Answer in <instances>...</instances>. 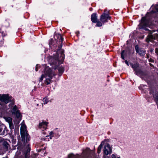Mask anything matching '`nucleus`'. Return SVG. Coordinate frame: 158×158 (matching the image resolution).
Listing matches in <instances>:
<instances>
[{
	"instance_id": "f257e3e1",
	"label": "nucleus",
	"mask_w": 158,
	"mask_h": 158,
	"mask_svg": "<svg viewBox=\"0 0 158 158\" xmlns=\"http://www.w3.org/2000/svg\"><path fill=\"white\" fill-rule=\"evenodd\" d=\"M44 68V72L40 79V81H41L44 78H45L44 81L45 84L46 85L50 84L52 81V79L54 77L56 74L55 73L54 70L46 66V64L43 65Z\"/></svg>"
},
{
	"instance_id": "f03ea898",
	"label": "nucleus",
	"mask_w": 158,
	"mask_h": 158,
	"mask_svg": "<svg viewBox=\"0 0 158 158\" xmlns=\"http://www.w3.org/2000/svg\"><path fill=\"white\" fill-rule=\"evenodd\" d=\"M14 104L13 103H10L9 104V107L10 108L12 114L15 116L19 121L21 119L22 115L17 106L16 105H14Z\"/></svg>"
},
{
	"instance_id": "7ed1b4c3",
	"label": "nucleus",
	"mask_w": 158,
	"mask_h": 158,
	"mask_svg": "<svg viewBox=\"0 0 158 158\" xmlns=\"http://www.w3.org/2000/svg\"><path fill=\"white\" fill-rule=\"evenodd\" d=\"M20 134L23 139H25V138H27L28 134L26 129V126L24 124L22 123L20 127Z\"/></svg>"
},
{
	"instance_id": "20e7f679",
	"label": "nucleus",
	"mask_w": 158,
	"mask_h": 158,
	"mask_svg": "<svg viewBox=\"0 0 158 158\" xmlns=\"http://www.w3.org/2000/svg\"><path fill=\"white\" fill-rule=\"evenodd\" d=\"M12 97L8 94L0 95V100L6 103H7L11 101Z\"/></svg>"
},
{
	"instance_id": "39448f33",
	"label": "nucleus",
	"mask_w": 158,
	"mask_h": 158,
	"mask_svg": "<svg viewBox=\"0 0 158 158\" xmlns=\"http://www.w3.org/2000/svg\"><path fill=\"white\" fill-rule=\"evenodd\" d=\"M153 40L158 41V34H154L153 35L149 34L146 39V41L147 42H152Z\"/></svg>"
},
{
	"instance_id": "423d86ee",
	"label": "nucleus",
	"mask_w": 158,
	"mask_h": 158,
	"mask_svg": "<svg viewBox=\"0 0 158 158\" xmlns=\"http://www.w3.org/2000/svg\"><path fill=\"white\" fill-rule=\"evenodd\" d=\"M111 148L110 145L108 143L107 139H105L102 142L98 148Z\"/></svg>"
},
{
	"instance_id": "0eeeda50",
	"label": "nucleus",
	"mask_w": 158,
	"mask_h": 158,
	"mask_svg": "<svg viewBox=\"0 0 158 158\" xmlns=\"http://www.w3.org/2000/svg\"><path fill=\"white\" fill-rule=\"evenodd\" d=\"M110 18L111 17L109 16L108 14L103 13L101 16L100 20L103 23H105L107 22V19H110Z\"/></svg>"
},
{
	"instance_id": "6e6552de",
	"label": "nucleus",
	"mask_w": 158,
	"mask_h": 158,
	"mask_svg": "<svg viewBox=\"0 0 158 158\" xmlns=\"http://www.w3.org/2000/svg\"><path fill=\"white\" fill-rule=\"evenodd\" d=\"M48 122L46 121H42L39 123V127L43 131L46 130L47 129Z\"/></svg>"
},
{
	"instance_id": "1a4fd4ad",
	"label": "nucleus",
	"mask_w": 158,
	"mask_h": 158,
	"mask_svg": "<svg viewBox=\"0 0 158 158\" xmlns=\"http://www.w3.org/2000/svg\"><path fill=\"white\" fill-rule=\"evenodd\" d=\"M150 94H152L157 104V107L158 108V93L156 92L154 93V90L153 91L150 89Z\"/></svg>"
},
{
	"instance_id": "9d476101",
	"label": "nucleus",
	"mask_w": 158,
	"mask_h": 158,
	"mask_svg": "<svg viewBox=\"0 0 158 158\" xmlns=\"http://www.w3.org/2000/svg\"><path fill=\"white\" fill-rule=\"evenodd\" d=\"M136 52L138 53L141 56H144L145 54V51L143 48H139L138 46H136L135 47Z\"/></svg>"
},
{
	"instance_id": "9b49d317",
	"label": "nucleus",
	"mask_w": 158,
	"mask_h": 158,
	"mask_svg": "<svg viewBox=\"0 0 158 158\" xmlns=\"http://www.w3.org/2000/svg\"><path fill=\"white\" fill-rule=\"evenodd\" d=\"M5 120L8 123L9 127L10 129L14 128V126L13 124L12 118L10 117H5L4 118Z\"/></svg>"
},
{
	"instance_id": "f8f14e48",
	"label": "nucleus",
	"mask_w": 158,
	"mask_h": 158,
	"mask_svg": "<svg viewBox=\"0 0 158 158\" xmlns=\"http://www.w3.org/2000/svg\"><path fill=\"white\" fill-rule=\"evenodd\" d=\"M10 143L11 142L9 139H6L3 141V145L6 148H10Z\"/></svg>"
},
{
	"instance_id": "ddd939ff",
	"label": "nucleus",
	"mask_w": 158,
	"mask_h": 158,
	"mask_svg": "<svg viewBox=\"0 0 158 158\" xmlns=\"http://www.w3.org/2000/svg\"><path fill=\"white\" fill-rule=\"evenodd\" d=\"M8 131V130L6 127L3 129L0 127V135H6L7 134Z\"/></svg>"
},
{
	"instance_id": "4468645a",
	"label": "nucleus",
	"mask_w": 158,
	"mask_h": 158,
	"mask_svg": "<svg viewBox=\"0 0 158 158\" xmlns=\"http://www.w3.org/2000/svg\"><path fill=\"white\" fill-rule=\"evenodd\" d=\"M91 19L93 23H96L97 22V19L96 14L94 13L91 15Z\"/></svg>"
},
{
	"instance_id": "2eb2a0df",
	"label": "nucleus",
	"mask_w": 158,
	"mask_h": 158,
	"mask_svg": "<svg viewBox=\"0 0 158 158\" xmlns=\"http://www.w3.org/2000/svg\"><path fill=\"white\" fill-rule=\"evenodd\" d=\"M130 65L134 71H135L136 74H137V68L139 66V64L137 63L134 64L131 63Z\"/></svg>"
},
{
	"instance_id": "dca6fc26",
	"label": "nucleus",
	"mask_w": 158,
	"mask_h": 158,
	"mask_svg": "<svg viewBox=\"0 0 158 158\" xmlns=\"http://www.w3.org/2000/svg\"><path fill=\"white\" fill-rule=\"evenodd\" d=\"M151 8H152L153 10L151 11V13H155L156 12H158V5H156L154 6H152Z\"/></svg>"
},
{
	"instance_id": "f3484780",
	"label": "nucleus",
	"mask_w": 158,
	"mask_h": 158,
	"mask_svg": "<svg viewBox=\"0 0 158 158\" xmlns=\"http://www.w3.org/2000/svg\"><path fill=\"white\" fill-rule=\"evenodd\" d=\"M104 152L105 154L107 155L111 153L112 150L111 149H104Z\"/></svg>"
},
{
	"instance_id": "a211bd4d",
	"label": "nucleus",
	"mask_w": 158,
	"mask_h": 158,
	"mask_svg": "<svg viewBox=\"0 0 158 158\" xmlns=\"http://www.w3.org/2000/svg\"><path fill=\"white\" fill-rule=\"evenodd\" d=\"M57 36H58L59 37V41L61 42L60 45L61 47L62 46V43L63 41V38L62 37L61 35L60 34H58L57 35Z\"/></svg>"
},
{
	"instance_id": "6ab92c4d",
	"label": "nucleus",
	"mask_w": 158,
	"mask_h": 158,
	"mask_svg": "<svg viewBox=\"0 0 158 158\" xmlns=\"http://www.w3.org/2000/svg\"><path fill=\"white\" fill-rule=\"evenodd\" d=\"M56 133H55L54 131H51L49 133V135H48L46 136V137H49L50 139H51L54 136V135H55Z\"/></svg>"
},
{
	"instance_id": "aec40b11",
	"label": "nucleus",
	"mask_w": 158,
	"mask_h": 158,
	"mask_svg": "<svg viewBox=\"0 0 158 158\" xmlns=\"http://www.w3.org/2000/svg\"><path fill=\"white\" fill-rule=\"evenodd\" d=\"M30 149H27L26 151H25V152L24 153V154L25 155V157L27 156H29L30 152Z\"/></svg>"
},
{
	"instance_id": "412c9836",
	"label": "nucleus",
	"mask_w": 158,
	"mask_h": 158,
	"mask_svg": "<svg viewBox=\"0 0 158 158\" xmlns=\"http://www.w3.org/2000/svg\"><path fill=\"white\" fill-rule=\"evenodd\" d=\"M64 68L63 67L61 66L58 69V70L60 74H62L64 71Z\"/></svg>"
},
{
	"instance_id": "4be33fe9",
	"label": "nucleus",
	"mask_w": 158,
	"mask_h": 158,
	"mask_svg": "<svg viewBox=\"0 0 158 158\" xmlns=\"http://www.w3.org/2000/svg\"><path fill=\"white\" fill-rule=\"evenodd\" d=\"M125 55V51L123 50L121 52V58L123 59H124V56Z\"/></svg>"
},
{
	"instance_id": "5701e85b",
	"label": "nucleus",
	"mask_w": 158,
	"mask_h": 158,
	"mask_svg": "<svg viewBox=\"0 0 158 158\" xmlns=\"http://www.w3.org/2000/svg\"><path fill=\"white\" fill-rule=\"evenodd\" d=\"M43 101L44 102V104H47L48 102V99L47 98H43Z\"/></svg>"
},
{
	"instance_id": "b1692460",
	"label": "nucleus",
	"mask_w": 158,
	"mask_h": 158,
	"mask_svg": "<svg viewBox=\"0 0 158 158\" xmlns=\"http://www.w3.org/2000/svg\"><path fill=\"white\" fill-rule=\"evenodd\" d=\"M96 23H97V24L96 25V26H97L101 27L102 26V23H101V22H100L99 21L98 22L97 21V22Z\"/></svg>"
},
{
	"instance_id": "393cba45",
	"label": "nucleus",
	"mask_w": 158,
	"mask_h": 158,
	"mask_svg": "<svg viewBox=\"0 0 158 158\" xmlns=\"http://www.w3.org/2000/svg\"><path fill=\"white\" fill-rule=\"evenodd\" d=\"M64 51H61V56H62V59H61V60L63 61L64 60Z\"/></svg>"
},
{
	"instance_id": "a878e982",
	"label": "nucleus",
	"mask_w": 158,
	"mask_h": 158,
	"mask_svg": "<svg viewBox=\"0 0 158 158\" xmlns=\"http://www.w3.org/2000/svg\"><path fill=\"white\" fill-rule=\"evenodd\" d=\"M73 156V154H70L69 155L68 157L69 158H71Z\"/></svg>"
},
{
	"instance_id": "bb28decb",
	"label": "nucleus",
	"mask_w": 158,
	"mask_h": 158,
	"mask_svg": "<svg viewBox=\"0 0 158 158\" xmlns=\"http://www.w3.org/2000/svg\"><path fill=\"white\" fill-rule=\"evenodd\" d=\"M142 23H144L145 21V18L144 17L142 19Z\"/></svg>"
},
{
	"instance_id": "cd10ccee",
	"label": "nucleus",
	"mask_w": 158,
	"mask_h": 158,
	"mask_svg": "<svg viewBox=\"0 0 158 158\" xmlns=\"http://www.w3.org/2000/svg\"><path fill=\"white\" fill-rule=\"evenodd\" d=\"M149 62H154V60L153 59H152L151 58H150L149 60Z\"/></svg>"
},
{
	"instance_id": "c85d7f7f",
	"label": "nucleus",
	"mask_w": 158,
	"mask_h": 158,
	"mask_svg": "<svg viewBox=\"0 0 158 158\" xmlns=\"http://www.w3.org/2000/svg\"><path fill=\"white\" fill-rule=\"evenodd\" d=\"M39 67V65L38 64H37L36 65V67H35V69L36 71H38V68Z\"/></svg>"
},
{
	"instance_id": "c756f323",
	"label": "nucleus",
	"mask_w": 158,
	"mask_h": 158,
	"mask_svg": "<svg viewBox=\"0 0 158 158\" xmlns=\"http://www.w3.org/2000/svg\"><path fill=\"white\" fill-rule=\"evenodd\" d=\"M155 52L156 54L158 55V48H156L155 49Z\"/></svg>"
},
{
	"instance_id": "7c9ffc66",
	"label": "nucleus",
	"mask_w": 158,
	"mask_h": 158,
	"mask_svg": "<svg viewBox=\"0 0 158 158\" xmlns=\"http://www.w3.org/2000/svg\"><path fill=\"white\" fill-rule=\"evenodd\" d=\"M125 62L128 66H129L128 62L127 61V60H126L125 61Z\"/></svg>"
},
{
	"instance_id": "2f4dec72",
	"label": "nucleus",
	"mask_w": 158,
	"mask_h": 158,
	"mask_svg": "<svg viewBox=\"0 0 158 158\" xmlns=\"http://www.w3.org/2000/svg\"><path fill=\"white\" fill-rule=\"evenodd\" d=\"M112 158H116V156L114 155L113 154L112 155Z\"/></svg>"
},
{
	"instance_id": "473e14b6",
	"label": "nucleus",
	"mask_w": 158,
	"mask_h": 158,
	"mask_svg": "<svg viewBox=\"0 0 158 158\" xmlns=\"http://www.w3.org/2000/svg\"><path fill=\"white\" fill-rule=\"evenodd\" d=\"M15 140H16V139H12V141H13V143L14 144L15 143Z\"/></svg>"
},
{
	"instance_id": "72a5a7b5",
	"label": "nucleus",
	"mask_w": 158,
	"mask_h": 158,
	"mask_svg": "<svg viewBox=\"0 0 158 158\" xmlns=\"http://www.w3.org/2000/svg\"><path fill=\"white\" fill-rule=\"evenodd\" d=\"M149 64L150 65V66L151 67H154V66L153 65V64H151V63H149Z\"/></svg>"
},
{
	"instance_id": "f704fd0d",
	"label": "nucleus",
	"mask_w": 158,
	"mask_h": 158,
	"mask_svg": "<svg viewBox=\"0 0 158 158\" xmlns=\"http://www.w3.org/2000/svg\"><path fill=\"white\" fill-rule=\"evenodd\" d=\"M144 86V85H140V86H139V88L140 89L141 88V87H142V86Z\"/></svg>"
},
{
	"instance_id": "c9c22d12",
	"label": "nucleus",
	"mask_w": 158,
	"mask_h": 158,
	"mask_svg": "<svg viewBox=\"0 0 158 158\" xmlns=\"http://www.w3.org/2000/svg\"><path fill=\"white\" fill-rule=\"evenodd\" d=\"M93 10V8H89V10L90 11H92Z\"/></svg>"
},
{
	"instance_id": "e433bc0d",
	"label": "nucleus",
	"mask_w": 158,
	"mask_h": 158,
	"mask_svg": "<svg viewBox=\"0 0 158 158\" xmlns=\"http://www.w3.org/2000/svg\"><path fill=\"white\" fill-rule=\"evenodd\" d=\"M2 141V139L1 137H0V143Z\"/></svg>"
},
{
	"instance_id": "4c0bfd02",
	"label": "nucleus",
	"mask_w": 158,
	"mask_h": 158,
	"mask_svg": "<svg viewBox=\"0 0 158 158\" xmlns=\"http://www.w3.org/2000/svg\"><path fill=\"white\" fill-rule=\"evenodd\" d=\"M43 134H44V135H45L46 134V132H43Z\"/></svg>"
},
{
	"instance_id": "58836bf2",
	"label": "nucleus",
	"mask_w": 158,
	"mask_h": 158,
	"mask_svg": "<svg viewBox=\"0 0 158 158\" xmlns=\"http://www.w3.org/2000/svg\"><path fill=\"white\" fill-rule=\"evenodd\" d=\"M25 157V158H29V156H26Z\"/></svg>"
},
{
	"instance_id": "ea45409f",
	"label": "nucleus",
	"mask_w": 158,
	"mask_h": 158,
	"mask_svg": "<svg viewBox=\"0 0 158 158\" xmlns=\"http://www.w3.org/2000/svg\"><path fill=\"white\" fill-rule=\"evenodd\" d=\"M146 56H147V57L148 58H149V56H148V55L147 54V55H146Z\"/></svg>"
},
{
	"instance_id": "a19ab883",
	"label": "nucleus",
	"mask_w": 158,
	"mask_h": 158,
	"mask_svg": "<svg viewBox=\"0 0 158 158\" xmlns=\"http://www.w3.org/2000/svg\"><path fill=\"white\" fill-rule=\"evenodd\" d=\"M45 140H46V141H47V140L49 141V140H47V139H45Z\"/></svg>"
},
{
	"instance_id": "79ce46f5",
	"label": "nucleus",
	"mask_w": 158,
	"mask_h": 158,
	"mask_svg": "<svg viewBox=\"0 0 158 158\" xmlns=\"http://www.w3.org/2000/svg\"><path fill=\"white\" fill-rule=\"evenodd\" d=\"M157 31L158 32V29L157 30Z\"/></svg>"
},
{
	"instance_id": "37998d69",
	"label": "nucleus",
	"mask_w": 158,
	"mask_h": 158,
	"mask_svg": "<svg viewBox=\"0 0 158 158\" xmlns=\"http://www.w3.org/2000/svg\"><path fill=\"white\" fill-rule=\"evenodd\" d=\"M117 158H120V157H117Z\"/></svg>"
},
{
	"instance_id": "c03bdc74",
	"label": "nucleus",
	"mask_w": 158,
	"mask_h": 158,
	"mask_svg": "<svg viewBox=\"0 0 158 158\" xmlns=\"http://www.w3.org/2000/svg\"><path fill=\"white\" fill-rule=\"evenodd\" d=\"M38 151L39 152L40 151V150H39Z\"/></svg>"
},
{
	"instance_id": "a18cd8bd",
	"label": "nucleus",
	"mask_w": 158,
	"mask_h": 158,
	"mask_svg": "<svg viewBox=\"0 0 158 158\" xmlns=\"http://www.w3.org/2000/svg\"><path fill=\"white\" fill-rule=\"evenodd\" d=\"M28 148H30L29 147H28Z\"/></svg>"
},
{
	"instance_id": "49530a36",
	"label": "nucleus",
	"mask_w": 158,
	"mask_h": 158,
	"mask_svg": "<svg viewBox=\"0 0 158 158\" xmlns=\"http://www.w3.org/2000/svg\"><path fill=\"white\" fill-rule=\"evenodd\" d=\"M53 64H54V63H53Z\"/></svg>"
}]
</instances>
